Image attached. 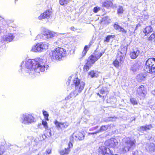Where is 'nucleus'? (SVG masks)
<instances>
[{
	"mask_svg": "<svg viewBox=\"0 0 155 155\" xmlns=\"http://www.w3.org/2000/svg\"><path fill=\"white\" fill-rule=\"evenodd\" d=\"M46 61L40 58L28 59L26 62L25 72L30 75H39L40 71L44 72L48 66L45 65Z\"/></svg>",
	"mask_w": 155,
	"mask_h": 155,
	"instance_id": "f257e3e1",
	"label": "nucleus"
},
{
	"mask_svg": "<svg viewBox=\"0 0 155 155\" xmlns=\"http://www.w3.org/2000/svg\"><path fill=\"white\" fill-rule=\"evenodd\" d=\"M73 82L75 86V90L65 98L66 100L70 99L77 96L81 93L84 88L85 82L81 81L78 78H75Z\"/></svg>",
	"mask_w": 155,
	"mask_h": 155,
	"instance_id": "f03ea898",
	"label": "nucleus"
},
{
	"mask_svg": "<svg viewBox=\"0 0 155 155\" xmlns=\"http://www.w3.org/2000/svg\"><path fill=\"white\" fill-rule=\"evenodd\" d=\"M135 142L134 140H132L129 137L124 139L121 148L122 153H125L133 150L135 147Z\"/></svg>",
	"mask_w": 155,
	"mask_h": 155,
	"instance_id": "7ed1b4c3",
	"label": "nucleus"
},
{
	"mask_svg": "<svg viewBox=\"0 0 155 155\" xmlns=\"http://www.w3.org/2000/svg\"><path fill=\"white\" fill-rule=\"evenodd\" d=\"M66 51L62 48H58L52 51L50 55L52 59L59 60L65 56Z\"/></svg>",
	"mask_w": 155,
	"mask_h": 155,
	"instance_id": "20e7f679",
	"label": "nucleus"
},
{
	"mask_svg": "<svg viewBox=\"0 0 155 155\" xmlns=\"http://www.w3.org/2000/svg\"><path fill=\"white\" fill-rule=\"evenodd\" d=\"M144 70L148 73H155V58H150L146 61Z\"/></svg>",
	"mask_w": 155,
	"mask_h": 155,
	"instance_id": "39448f33",
	"label": "nucleus"
},
{
	"mask_svg": "<svg viewBox=\"0 0 155 155\" xmlns=\"http://www.w3.org/2000/svg\"><path fill=\"white\" fill-rule=\"evenodd\" d=\"M20 118L21 122L25 124L28 125L35 122V119L31 114H22Z\"/></svg>",
	"mask_w": 155,
	"mask_h": 155,
	"instance_id": "423d86ee",
	"label": "nucleus"
},
{
	"mask_svg": "<svg viewBox=\"0 0 155 155\" xmlns=\"http://www.w3.org/2000/svg\"><path fill=\"white\" fill-rule=\"evenodd\" d=\"M48 46L47 43H38L32 47L31 51L35 52L42 51L44 49H48Z\"/></svg>",
	"mask_w": 155,
	"mask_h": 155,
	"instance_id": "0eeeda50",
	"label": "nucleus"
},
{
	"mask_svg": "<svg viewBox=\"0 0 155 155\" xmlns=\"http://www.w3.org/2000/svg\"><path fill=\"white\" fill-rule=\"evenodd\" d=\"M121 51H118L117 57V60H118L120 62H123L124 59V56L125 55L127 48L126 47H121Z\"/></svg>",
	"mask_w": 155,
	"mask_h": 155,
	"instance_id": "6e6552de",
	"label": "nucleus"
},
{
	"mask_svg": "<svg viewBox=\"0 0 155 155\" xmlns=\"http://www.w3.org/2000/svg\"><path fill=\"white\" fill-rule=\"evenodd\" d=\"M54 123L56 128L58 130L61 129L62 130L66 128L69 125L68 123L67 122H59L57 120L54 121Z\"/></svg>",
	"mask_w": 155,
	"mask_h": 155,
	"instance_id": "1a4fd4ad",
	"label": "nucleus"
},
{
	"mask_svg": "<svg viewBox=\"0 0 155 155\" xmlns=\"http://www.w3.org/2000/svg\"><path fill=\"white\" fill-rule=\"evenodd\" d=\"M117 140L114 138H111L106 141L104 143L105 145L110 147L114 148L117 144Z\"/></svg>",
	"mask_w": 155,
	"mask_h": 155,
	"instance_id": "9d476101",
	"label": "nucleus"
},
{
	"mask_svg": "<svg viewBox=\"0 0 155 155\" xmlns=\"http://www.w3.org/2000/svg\"><path fill=\"white\" fill-rule=\"evenodd\" d=\"M137 92L140 95L144 96L146 93V91L145 87L143 85H141L137 87L136 90Z\"/></svg>",
	"mask_w": 155,
	"mask_h": 155,
	"instance_id": "9b49d317",
	"label": "nucleus"
},
{
	"mask_svg": "<svg viewBox=\"0 0 155 155\" xmlns=\"http://www.w3.org/2000/svg\"><path fill=\"white\" fill-rule=\"evenodd\" d=\"M14 38L11 33H8V34L3 36L2 39L4 41L10 42Z\"/></svg>",
	"mask_w": 155,
	"mask_h": 155,
	"instance_id": "f8f14e48",
	"label": "nucleus"
},
{
	"mask_svg": "<svg viewBox=\"0 0 155 155\" xmlns=\"http://www.w3.org/2000/svg\"><path fill=\"white\" fill-rule=\"evenodd\" d=\"M44 34L46 35V38H48L56 36L57 34L48 30H46L44 31Z\"/></svg>",
	"mask_w": 155,
	"mask_h": 155,
	"instance_id": "ddd939ff",
	"label": "nucleus"
},
{
	"mask_svg": "<svg viewBox=\"0 0 155 155\" xmlns=\"http://www.w3.org/2000/svg\"><path fill=\"white\" fill-rule=\"evenodd\" d=\"M52 12L51 11L48 10H47L46 12L41 14L38 17V19L39 20H41L44 18H49L51 15Z\"/></svg>",
	"mask_w": 155,
	"mask_h": 155,
	"instance_id": "4468645a",
	"label": "nucleus"
},
{
	"mask_svg": "<svg viewBox=\"0 0 155 155\" xmlns=\"http://www.w3.org/2000/svg\"><path fill=\"white\" fill-rule=\"evenodd\" d=\"M115 29L117 30L120 32H121L124 34H126L127 31L123 28L120 26L118 25L117 22L115 23L113 26Z\"/></svg>",
	"mask_w": 155,
	"mask_h": 155,
	"instance_id": "2eb2a0df",
	"label": "nucleus"
},
{
	"mask_svg": "<svg viewBox=\"0 0 155 155\" xmlns=\"http://www.w3.org/2000/svg\"><path fill=\"white\" fill-rule=\"evenodd\" d=\"M140 53V51L137 49H134L133 51L130 52V56L132 59H135L138 56Z\"/></svg>",
	"mask_w": 155,
	"mask_h": 155,
	"instance_id": "dca6fc26",
	"label": "nucleus"
},
{
	"mask_svg": "<svg viewBox=\"0 0 155 155\" xmlns=\"http://www.w3.org/2000/svg\"><path fill=\"white\" fill-rule=\"evenodd\" d=\"M152 128V126L151 125H147L145 126H142L138 127L137 130L139 131L143 132L144 131L150 130Z\"/></svg>",
	"mask_w": 155,
	"mask_h": 155,
	"instance_id": "f3484780",
	"label": "nucleus"
},
{
	"mask_svg": "<svg viewBox=\"0 0 155 155\" xmlns=\"http://www.w3.org/2000/svg\"><path fill=\"white\" fill-rule=\"evenodd\" d=\"M97 60V59L96 57H95V55L93 54L89 57L87 61H89L91 62V64H92Z\"/></svg>",
	"mask_w": 155,
	"mask_h": 155,
	"instance_id": "a211bd4d",
	"label": "nucleus"
},
{
	"mask_svg": "<svg viewBox=\"0 0 155 155\" xmlns=\"http://www.w3.org/2000/svg\"><path fill=\"white\" fill-rule=\"evenodd\" d=\"M153 29L150 26L146 27V28L143 30V32L145 34V35H147L149 33L152 32Z\"/></svg>",
	"mask_w": 155,
	"mask_h": 155,
	"instance_id": "6ab92c4d",
	"label": "nucleus"
},
{
	"mask_svg": "<svg viewBox=\"0 0 155 155\" xmlns=\"http://www.w3.org/2000/svg\"><path fill=\"white\" fill-rule=\"evenodd\" d=\"M92 64H91V62L89 61H87V62L84 66V70L85 71H87L92 66Z\"/></svg>",
	"mask_w": 155,
	"mask_h": 155,
	"instance_id": "aec40b11",
	"label": "nucleus"
},
{
	"mask_svg": "<svg viewBox=\"0 0 155 155\" xmlns=\"http://www.w3.org/2000/svg\"><path fill=\"white\" fill-rule=\"evenodd\" d=\"M146 75L143 74H140L137 76V79H138L139 81H140L141 80H144Z\"/></svg>",
	"mask_w": 155,
	"mask_h": 155,
	"instance_id": "412c9836",
	"label": "nucleus"
},
{
	"mask_svg": "<svg viewBox=\"0 0 155 155\" xmlns=\"http://www.w3.org/2000/svg\"><path fill=\"white\" fill-rule=\"evenodd\" d=\"M74 136H75L76 138H78L79 140H82L84 139V136L83 134L80 132L77 135L74 134Z\"/></svg>",
	"mask_w": 155,
	"mask_h": 155,
	"instance_id": "4be33fe9",
	"label": "nucleus"
},
{
	"mask_svg": "<svg viewBox=\"0 0 155 155\" xmlns=\"http://www.w3.org/2000/svg\"><path fill=\"white\" fill-rule=\"evenodd\" d=\"M70 150L68 148H65L64 150H61L60 151V154L61 155H65L68 154Z\"/></svg>",
	"mask_w": 155,
	"mask_h": 155,
	"instance_id": "5701e85b",
	"label": "nucleus"
},
{
	"mask_svg": "<svg viewBox=\"0 0 155 155\" xmlns=\"http://www.w3.org/2000/svg\"><path fill=\"white\" fill-rule=\"evenodd\" d=\"M112 5V3L110 1L106 0L104 2L102 5L104 7L108 8Z\"/></svg>",
	"mask_w": 155,
	"mask_h": 155,
	"instance_id": "b1692460",
	"label": "nucleus"
},
{
	"mask_svg": "<svg viewBox=\"0 0 155 155\" xmlns=\"http://www.w3.org/2000/svg\"><path fill=\"white\" fill-rule=\"evenodd\" d=\"M109 127L108 125H103L101 127L100 129L98 130L99 132H102L106 130Z\"/></svg>",
	"mask_w": 155,
	"mask_h": 155,
	"instance_id": "393cba45",
	"label": "nucleus"
},
{
	"mask_svg": "<svg viewBox=\"0 0 155 155\" xmlns=\"http://www.w3.org/2000/svg\"><path fill=\"white\" fill-rule=\"evenodd\" d=\"M139 69V66L137 64H135L132 65L131 68V69L134 72H135Z\"/></svg>",
	"mask_w": 155,
	"mask_h": 155,
	"instance_id": "a878e982",
	"label": "nucleus"
},
{
	"mask_svg": "<svg viewBox=\"0 0 155 155\" xmlns=\"http://www.w3.org/2000/svg\"><path fill=\"white\" fill-rule=\"evenodd\" d=\"M46 38V35L44 34V31L43 34H40L37 35L36 37V39L39 40L40 39H45Z\"/></svg>",
	"mask_w": 155,
	"mask_h": 155,
	"instance_id": "bb28decb",
	"label": "nucleus"
},
{
	"mask_svg": "<svg viewBox=\"0 0 155 155\" xmlns=\"http://www.w3.org/2000/svg\"><path fill=\"white\" fill-rule=\"evenodd\" d=\"M142 18L145 20H147L149 18V15L147 12L144 11L142 12Z\"/></svg>",
	"mask_w": 155,
	"mask_h": 155,
	"instance_id": "cd10ccee",
	"label": "nucleus"
},
{
	"mask_svg": "<svg viewBox=\"0 0 155 155\" xmlns=\"http://www.w3.org/2000/svg\"><path fill=\"white\" fill-rule=\"evenodd\" d=\"M109 91L108 89L106 87H103L100 91L101 94H104Z\"/></svg>",
	"mask_w": 155,
	"mask_h": 155,
	"instance_id": "c85d7f7f",
	"label": "nucleus"
},
{
	"mask_svg": "<svg viewBox=\"0 0 155 155\" xmlns=\"http://www.w3.org/2000/svg\"><path fill=\"white\" fill-rule=\"evenodd\" d=\"M89 75L91 78H94L97 77V75L95 72L93 71H91L89 73Z\"/></svg>",
	"mask_w": 155,
	"mask_h": 155,
	"instance_id": "c756f323",
	"label": "nucleus"
},
{
	"mask_svg": "<svg viewBox=\"0 0 155 155\" xmlns=\"http://www.w3.org/2000/svg\"><path fill=\"white\" fill-rule=\"evenodd\" d=\"M43 114L45 119L47 120H48V117L49 116V114L46 111L43 110Z\"/></svg>",
	"mask_w": 155,
	"mask_h": 155,
	"instance_id": "7c9ffc66",
	"label": "nucleus"
},
{
	"mask_svg": "<svg viewBox=\"0 0 155 155\" xmlns=\"http://www.w3.org/2000/svg\"><path fill=\"white\" fill-rule=\"evenodd\" d=\"M136 29H134V28L133 26H131L129 30V32L130 35H132L135 32Z\"/></svg>",
	"mask_w": 155,
	"mask_h": 155,
	"instance_id": "2f4dec72",
	"label": "nucleus"
},
{
	"mask_svg": "<svg viewBox=\"0 0 155 155\" xmlns=\"http://www.w3.org/2000/svg\"><path fill=\"white\" fill-rule=\"evenodd\" d=\"M93 54L98 60L102 56L103 54L101 52H98L97 53L96 52H95Z\"/></svg>",
	"mask_w": 155,
	"mask_h": 155,
	"instance_id": "473e14b6",
	"label": "nucleus"
},
{
	"mask_svg": "<svg viewBox=\"0 0 155 155\" xmlns=\"http://www.w3.org/2000/svg\"><path fill=\"white\" fill-rule=\"evenodd\" d=\"M69 2V0H60V4L61 5H66Z\"/></svg>",
	"mask_w": 155,
	"mask_h": 155,
	"instance_id": "72a5a7b5",
	"label": "nucleus"
},
{
	"mask_svg": "<svg viewBox=\"0 0 155 155\" xmlns=\"http://www.w3.org/2000/svg\"><path fill=\"white\" fill-rule=\"evenodd\" d=\"M45 135L46 137H47V136H48V137H51L52 135V133L51 130L50 129H47L46 131Z\"/></svg>",
	"mask_w": 155,
	"mask_h": 155,
	"instance_id": "f704fd0d",
	"label": "nucleus"
},
{
	"mask_svg": "<svg viewBox=\"0 0 155 155\" xmlns=\"http://www.w3.org/2000/svg\"><path fill=\"white\" fill-rule=\"evenodd\" d=\"M114 37V35H109L107 36L105 39L104 40V41L108 42L110 41V40L111 38H113Z\"/></svg>",
	"mask_w": 155,
	"mask_h": 155,
	"instance_id": "c9c22d12",
	"label": "nucleus"
},
{
	"mask_svg": "<svg viewBox=\"0 0 155 155\" xmlns=\"http://www.w3.org/2000/svg\"><path fill=\"white\" fill-rule=\"evenodd\" d=\"M120 61L116 59L115 61L113 62V64L117 68L119 66V62Z\"/></svg>",
	"mask_w": 155,
	"mask_h": 155,
	"instance_id": "e433bc0d",
	"label": "nucleus"
},
{
	"mask_svg": "<svg viewBox=\"0 0 155 155\" xmlns=\"http://www.w3.org/2000/svg\"><path fill=\"white\" fill-rule=\"evenodd\" d=\"M155 38L154 42L155 44V32L152 34L148 38L149 40H152L153 39Z\"/></svg>",
	"mask_w": 155,
	"mask_h": 155,
	"instance_id": "4c0bfd02",
	"label": "nucleus"
},
{
	"mask_svg": "<svg viewBox=\"0 0 155 155\" xmlns=\"http://www.w3.org/2000/svg\"><path fill=\"white\" fill-rule=\"evenodd\" d=\"M130 102L133 105L137 104V101L134 98H130Z\"/></svg>",
	"mask_w": 155,
	"mask_h": 155,
	"instance_id": "58836bf2",
	"label": "nucleus"
},
{
	"mask_svg": "<svg viewBox=\"0 0 155 155\" xmlns=\"http://www.w3.org/2000/svg\"><path fill=\"white\" fill-rule=\"evenodd\" d=\"M124 11L123 7L122 6H120L117 10V13L118 14H122L123 13Z\"/></svg>",
	"mask_w": 155,
	"mask_h": 155,
	"instance_id": "ea45409f",
	"label": "nucleus"
},
{
	"mask_svg": "<svg viewBox=\"0 0 155 155\" xmlns=\"http://www.w3.org/2000/svg\"><path fill=\"white\" fill-rule=\"evenodd\" d=\"M42 124L44 126L45 129H47L48 128V126L47 125V123L45 121L42 120Z\"/></svg>",
	"mask_w": 155,
	"mask_h": 155,
	"instance_id": "a19ab883",
	"label": "nucleus"
},
{
	"mask_svg": "<svg viewBox=\"0 0 155 155\" xmlns=\"http://www.w3.org/2000/svg\"><path fill=\"white\" fill-rule=\"evenodd\" d=\"M100 10V8L97 7H95L94 8L93 11L94 12L96 13V12H97Z\"/></svg>",
	"mask_w": 155,
	"mask_h": 155,
	"instance_id": "79ce46f5",
	"label": "nucleus"
},
{
	"mask_svg": "<svg viewBox=\"0 0 155 155\" xmlns=\"http://www.w3.org/2000/svg\"><path fill=\"white\" fill-rule=\"evenodd\" d=\"M91 45V44H90V45L88 46L89 47H88V46H87V45L85 46L84 47V50H85V51H87L88 50V48L90 47V45Z\"/></svg>",
	"mask_w": 155,
	"mask_h": 155,
	"instance_id": "37998d69",
	"label": "nucleus"
},
{
	"mask_svg": "<svg viewBox=\"0 0 155 155\" xmlns=\"http://www.w3.org/2000/svg\"><path fill=\"white\" fill-rule=\"evenodd\" d=\"M114 119H115V118L114 117H108V120L109 121H113L115 120Z\"/></svg>",
	"mask_w": 155,
	"mask_h": 155,
	"instance_id": "c03bdc74",
	"label": "nucleus"
},
{
	"mask_svg": "<svg viewBox=\"0 0 155 155\" xmlns=\"http://www.w3.org/2000/svg\"><path fill=\"white\" fill-rule=\"evenodd\" d=\"M132 154L134 155H138V151L136 150L132 152Z\"/></svg>",
	"mask_w": 155,
	"mask_h": 155,
	"instance_id": "a18cd8bd",
	"label": "nucleus"
},
{
	"mask_svg": "<svg viewBox=\"0 0 155 155\" xmlns=\"http://www.w3.org/2000/svg\"><path fill=\"white\" fill-rule=\"evenodd\" d=\"M87 52V51H86L85 50H83V51L82 52V57H84V56H85Z\"/></svg>",
	"mask_w": 155,
	"mask_h": 155,
	"instance_id": "49530a36",
	"label": "nucleus"
},
{
	"mask_svg": "<svg viewBox=\"0 0 155 155\" xmlns=\"http://www.w3.org/2000/svg\"><path fill=\"white\" fill-rule=\"evenodd\" d=\"M46 151L47 153L49 154L51 153V151L50 149H47Z\"/></svg>",
	"mask_w": 155,
	"mask_h": 155,
	"instance_id": "de8ad7c7",
	"label": "nucleus"
},
{
	"mask_svg": "<svg viewBox=\"0 0 155 155\" xmlns=\"http://www.w3.org/2000/svg\"><path fill=\"white\" fill-rule=\"evenodd\" d=\"M72 147V144L71 142H70L68 144V148L69 149L70 148H71Z\"/></svg>",
	"mask_w": 155,
	"mask_h": 155,
	"instance_id": "09e8293b",
	"label": "nucleus"
},
{
	"mask_svg": "<svg viewBox=\"0 0 155 155\" xmlns=\"http://www.w3.org/2000/svg\"><path fill=\"white\" fill-rule=\"evenodd\" d=\"M99 133V132H98V130L97 131L95 132L90 133H89V134H97Z\"/></svg>",
	"mask_w": 155,
	"mask_h": 155,
	"instance_id": "8fccbe9b",
	"label": "nucleus"
},
{
	"mask_svg": "<svg viewBox=\"0 0 155 155\" xmlns=\"http://www.w3.org/2000/svg\"><path fill=\"white\" fill-rule=\"evenodd\" d=\"M3 153V152L2 150V148L0 147V155H1Z\"/></svg>",
	"mask_w": 155,
	"mask_h": 155,
	"instance_id": "3c124183",
	"label": "nucleus"
},
{
	"mask_svg": "<svg viewBox=\"0 0 155 155\" xmlns=\"http://www.w3.org/2000/svg\"><path fill=\"white\" fill-rule=\"evenodd\" d=\"M66 84L67 85H70V82H67L66 83Z\"/></svg>",
	"mask_w": 155,
	"mask_h": 155,
	"instance_id": "603ef678",
	"label": "nucleus"
},
{
	"mask_svg": "<svg viewBox=\"0 0 155 155\" xmlns=\"http://www.w3.org/2000/svg\"><path fill=\"white\" fill-rule=\"evenodd\" d=\"M24 62H22V63H21V64L20 65L21 67H22V66L23 65V64H24Z\"/></svg>",
	"mask_w": 155,
	"mask_h": 155,
	"instance_id": "864d4df0",
	"label": "nucleus"
},
{
	"mask_svg": "<svg viewBox=\"0 0 155 155\" xmlns=\"http://www.w3.org/2000/svg\"><path fill=\"white\" fill-rule=\"evenodd\" d=\"M97 95H98L100 97H101L102 96L101 95H100L99 93H98Z\"/></svg>",
	"mask_w": 155,
	"mask_h": 155,
	"instance_id": "5fc2aeb1",
	"label": "nucleus"
},
{
	"mask_svg": "<svg viewBox=\"0 0 155 155\" xmlns=\"http://www.w3.org/2000/svg\"><path fill=\"white\" fill-rule=\"evenodd\" d=\"M137 27H138V25H137L136 26V28H135V29H136V30L137 29Z\"/></svg>",
	"mask_w": 155,
	"mask_h": 155,
	"instance_id": "6e6d98bb",
	"label": "nucleus"
},
{
	"mask_svg": "<svg viewBox=\"0 0 155 155\" xmlns=\"http://www.w3.org/2000/svg\"><path fill=\"white\" fill-rule=\"evenodd\" d=\"M97 127H97H97H95V129H96V128H97Z\"/></svg>",
	"mask_w": 155,
	"mask_h": 155,
	"instance_id": "4d7b16f0",
	"label": "nucleus"
},
{
	"mask_svg": "<svg viewBox=\"0 0 155 155\" xmlns=\"http://www.w3.org/2000/svg\"><path fill=\"white\" fill-rule=\"evenodd\" d=\"M18 0H15V2H16V1H17Z\"/></svg>",
	"mask_w": 155,
	"mask_h": 155,
	"instance_id": "13d9d810",
	"label": "nucleus"
},
{
	"mask_svg": "<svg viewBox=\"0 0 155 155\" xmlns=\"http://www.w3.org/2000/svg\"><path fill=\"white\" fill-rule=\"evenodd\" d=\"M73 29V28L72 27H71V29Z\"/></svg>",
	"mask_w": 155,
	"mask_h": 155,
	"instance_id": "bf43d9fd",
	"label": "nucleus"
}]
</instances>
